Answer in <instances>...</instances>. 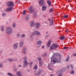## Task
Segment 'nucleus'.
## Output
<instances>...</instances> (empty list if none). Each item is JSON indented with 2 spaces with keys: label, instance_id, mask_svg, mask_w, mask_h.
<instances>
[{
  "label": "nucleus",
  "instance_id": "1",
  "mask_svg": "<svg viewBox=\"0 0 76 76\" xmlns=\"http://www.w3.org/2000/svg\"><path fill=\"white\" fill-rule=\"evenodd\" d=\"M5 32L6 34H8V35H10V34L13 33V31L12 28L10 27H9L6 28Z\"/></svg>",
  "mask_w": 76,
  "mask_h": 76
},
{
  "label": "nucleus",
  "instance_id": "2",
  "mask_svg": "<svg viewBox=\"0 0 76 76\" xmlns=\"http://www.w3.org/2000/svg\"><path fill=\"white\" fill-rule=\"evenodd\" d=\"M58 45L56 43L52 44L50 47V50H53V49H56L58 48Z\"/></svg>",
  "mask_w": 76,
  "mask_h": 76
},
{
  "label": "nucleus",
  "instance_id": "3",
  "mask_svg": "<svg viewBox=\"0 0 76 76\" xmlns=\"http://www.w3.org/2000/svg\"><path fill=\"white\" fill-rule=\"evenodd\" d=\"M6 5L8 7H13L14 6V4L12 1H10L7 2Z\"/></svg>",
  "mask_w": 76,
  "mask_h": 76
},
{
  "label": "nucleus",
  "instance_id": "4",
  "mask_svg": "<svg viewBox=\"0 0 76 76\" xmlns=\"http://www.w3.org/2000/svg\"><path fill=\"white\" fill-rule=\"evenodd\" d=\"M24 60L23 61V66L24 67H26L28 65V63H27V57L26 56L24 57Z\"/></svg>",
  "mask_w": 76,
  "mask_h": 76
},
{
  "label": "nucleus",
  "instance_id": "5",
  "mask_svg": "<svg viewBox=\"0 0 76 76\" xmlns=\"http://www.w3.org/2000/svg\"><path fill=\"white\" fill-rule=\"evenodd\" d=\"M34 75L35 76H39L40 74L42 73V71L41 70H39L37 71H34Z\"/></svg>",
  "mask_w": 76,
  "mask_h": 76
},
{
  "label": "nucleus",
  "instance_id": "6",
  "mask_svg": "<svg viewBox=\"0 0 76 76\" xmlns=\"http://www.w3.org/2000/svg\"><path fill=\"white\" fill-rule=\"evenodd\" d=\"M28 9L29 11V13H32V12L34 11V9H33V7L32 6H31L28 8Z\"/></svg>",
  "mask_w": 76,
  "mask_h": 76
},
{
  "label": "nucleus",
  "instance_id": "7",
  "mask_svg": "<svg viewBox=\"0 0 76 76\" xmlns=\"http://www.w3.org/2000/svg\"><path fill=\"white\" fill-rule=\"evenodd\" d=\"M45 3L44 0H40L39 1V4L40 6H43L45 4Z\"/></svg>",
  "mask_w": 76,
  "mask_h": 76
},
{
  "label": "nucleus",
  "instance_id": "8",
  "mask_svg": "<svg viewBox=\"0 0 76 76\" xmlns=\"http://www.w3.org/2000/svg\"><path fill=\"white\" fill-rule=\"evenodd\" d=\"M62 71L61 70H60L59 71H58L57 72V74L58 75H58V76H61L63 75V74L61 73V72H62Z\"/></svg>",
  "mask_w": 76,
  "mask_h": 76
},
{
  "label": "nucleus",
  "instance_id": "9",
  "mask_svg": "<svg viewBox=\"0 0 76 76\" xmlns=\"http://www.w3.org/2000/svg\"><path fill=\"white\" fill-rule=\"evenodd\" d=\"M40 33L37 31H34V32L33 33V35H40Z\"/></svg>",
  "mask_w": 76,
  "mask_h": 76
},
{
  "label": "nucleus",
  "instance_id": "10",
  "mask_svg": "<svg viewBox=\"0 0 76 76\" xmlns=\"http://www.w3.org/2000/svg\"><path fill=\"white\" fill-rule=\"evenodd\" d=\"M51 64H54V63H55L56 61H55V60H53V57H52V58H51Z\"/></svg>",
  "mask_w": 76,
  "mask_h": 76
},
{
  "label": "nucleus",
  "instance_id": "11",
  "mask_svg": "<svg viewBox=\"0 0 76 76\" xmlns=\"http://www.w3.org/2000/svg\"><path fill=\"white\" fill-rule=\"evenodd\" d=\"M49 20L50 21L49 25L50 26H51L53 25V19H49Z\"/></svg>",
  "mask_w": 76,
  "mask_h": 76
},
{
  "label": "nucleus",
  "instance_id": "12",
  "mask_svg": "<svg viewBox=\"0 0 76 76\" xmlns=\"http://www.w3.org/2000/svg\"><path fill=\"white\" fill-rule=\"evenodd\" d=\"M56 63H59L61 61V57H60V59H54Z\"/></svg>",
  "mask_w": 76,
  "mask_h": 76
},
{
  "label": "nucleus",
  "instance_id": "13",
  "mask_svg": "<svg viewBox=\"0 0 76 76\" xmlns=\"http://www.w3.org/2000/svg\"><path fill=\"white\" fill-rule=\"evenodd\" d=\"M13 7H9L6 10L7 11H10L11 12V11L13 10Z\"/></svg>",
  "mask_w": 76,
  "mask_h": 76
},
{
  "label": "nucleus",
  "instance_id": "14",
  "mask_svg": "<svg viewBox=\"0 0 76 76\" xmlns=\"http://www.w3.org/2000/svg\"><path fill=\"white\" fill-rule=\"evenodd\" d=\"M51 41L50 40H49L48 42V44H47V47H49L50 46V45H51Z\"/></svg>",
  "mask_w": 76,
  "mask_h": 76
},
{
  "label": "nucleus",
  "instance_id": "15",
  "mask_svg": "<svg viewBox=\"0 0 76 76\" xmlns=\"http://www.w3.org/2000/svg\"><path fill=\"white\" fill-rule=\"evenodd\" d=\"M47 9V7L45 6H43L42 7V11H45Z\"/></svg>",
  "mask_w": 76,
  "mask_h": 76
},
{
  "label": "nucleus",
  "instance_id": "16",
  "mask_svg": "<svg viewBox=\"0 0 76 76\" xmlns=\"http://www.w3.org/2000/svg\"><path fill=\"white\" fill-rule=\"evenodd\" d=\"M36 29H37V28H39V25H40V24L39 23H36Z\"/></svg>",
  "mask_w": 76,
  "mask_h": 76
},
{
  "label": "nucleus",
  "instance_id": "17",
  "mask_svg": "<svg viewBox=\"0 0 76 76\" xmlns=\"http://www.w3.org/2000/svg\"><path fill=\"white\" fill-rule=\"evenodd\" d=\"M13 48L14 49L16 50V49H17V48H18V46H17L16 44H14L13 46Z\"/></svg>",
  "mask_w": 76,
  "mask_h": 76
},
{
  "label": "nucleus",
  "instance_id": "18",
  "mask_svg": "<svg viewBox=\"0 0 76 76\" xmlns=\"http://www.w3.org/2000/svg\"><path fill=\"white\" fill-rule=\"evenodd\" d=\"M23 44H24L23 42H20V47H22L23 46Z\"/></svg>",
  "mask_w": 76,
  "mask_h": 76
},
{
  "label": "nucleus",
  "instance_id": "19",
  "mask_svg": "<svg viewBox=\"0 0 76 76\" xmlns=\"http://www.w3.org/2000/svg\"><path fill=\"white\" fill-rule=\"evenodd\" d=\"M41 43L42 42L41 40L38 41L37 42V44H38V45H41Z\"/></svg>",
  "mask_w": 76,
  "mask_h": 76
},
{
  "label": "nucleus",
  "instance_id": "20",
  "mask_svg": "<svg viewBox=\"0 0 76 76\" xmlns=\"http://www.w3.org/2000/svg\"><path fill=\"white\" fill-rule=\"evenodd\" d=\"M8 61H9V62H12L13 61V59L11 58H9L8 59Z\"/></svg>",
  "mask_w": 76,
  "mask_h": 76
},
{
  "label": "nucleus",
  "instance_id": "21",
  "mask_svg": "<svg viewBox=\"0 0 76 76\" xmlns=\"http://www.w3.org/2000/svg\"><path fill=\"white\" fill-rule=\"evenodd\" d=\"M39 64L40 66H42V64H43V62L42 61H39Z\"/></svg>",
  "mask_w": 76,
  "mask_h": 76
},
{
  "label": "nucleus",
  "instance_id": "22",
  "mask_svg": "<svg viewBox=\"0 0 76 76\" xmlns=\"http://www.w3.org/2000/svg\"><path fill=\"white\" fill-rule=\"evenodd\" d=\"M47 2L49 6H51V2L50 1H48Z\"/></svg>",
  "mask_w": 76,
  "mask_h": 76
},
{
  "label": "nucleus",
  "instance_id": "23",
  "mask_svg": "<svg viewBox=\"0 0 76 76\" xmlns=\"http://www.w3.org/2000/svg\"><path fill=\"white\" fill-rule=\"evenodd\" d=\"M1 29L2 31H4V27L3 26H1Z\"/></svg>",
  "mask_w": 76,
  "mask_h": 76
},
{
  "label": "nucleus",
  "instance_id": "24",
  "mask_svg": "<svg viewBox=\"0 0 76 76\" xmlns=\"http://www.w3.org/2000/svg\"><path fill=\"white\" fill-rule=\"evenodd\" d=\"M70 67L72 69H73V67H74V65L72 64H70Z\"/></svg>",
  "mask_w": 76,
  "mask_h": 76
},
{
  "label": "nucleus",
  "instance_id": "25",
  "mask_svg": "<svg viewBox=\"0 0 76 76\" xmlns=\"http://www.w3.org/2000/svg\"><path fill=\"white\" fill-rule=\"evenodd\" d=\"M34 69L35 70H37V69H38V66L37 65H35L34 67Z\"/></svg>",
  "mask_w": 76,
  "mask_h": 76
},
{
  "label": "nucleus",
  "instance_id": "26",
  "mask_svg": "<svg viewBox=\"0 0 76 76\" xmlns=\"http://www.w3.org/2000/svg\"><path fill=\"white\" fill-rule=\"evenodd\" d=\"M34 21H31L30 22L31 26H34Z\"/></svg>",
  "mask_w": 76,
  "mask_h": 76
},
{
  "label": "nucleus",
  "instance_id": "27",
  "mask_svg": "<svg viewBox=\"0 0 76 76\" xmlns=\"http://www.w3.org/2000/svg\"><path fill=\"white\" fill-rule=\"evenodd\" d=\"M26 10H24L23 11L22 15H25V14H26Z\"/></svg>",
  "mask_w": 76,
  "mask_h": 76
},
{
  "label": "nucleus",
  "instance_id": "28",
  "mask_svg": "<svg viewBox=\"0 0 76 76\" xmlns=\"http://www.w3.org/2000/svg\"><path fill=\"white\" fill-rule=\"evenodd\" d=\"M68 17V15H64V16L62 17L63 18H64L65 19V18H67Z\"/></svg>",
  "mask_w": 76,
  "mask_h": 76
},
{
  "label": "nucleus",
  "instance_id": "29",
  "mask_svg": "<svg viewBox=\"0 0 76 76\" xmlns=\"http://www.w3.org/2000/svg\"><path fill=\"white\" fill-rule=\"evenodd\" d=\"M59 38L60 39L63 40L64 39V37L63 36H61Z\"/></svg>",
  "mask_w": 76,
  "mask_h": 76
},
{
  "label": "nucleus",
  "instance_id": "30",
  "mask_svg": "<svg viewBox=\"0 0 76 76\" xmlns=\"http://www.w3.org/2000/svg\"><path fill=\"white\" fill-rule=\"evenodd\" d=\"M25 37V35L24 34H23L21 35V37L22 38H24V37Z\"/></svg>",
  "mask_w": 76,
  "mask_h": 76
},
{
  "label": "nucleus",
  "instance_id": "31",
  "mask_svg": "<svg viewBox=\"0 0 76 76\" xmlns=\"http://www.w3.org/2000/svg\"><path fill=\"white\" fill-rule=\"evenodd\" d=\"M45 56H47V54L45 53L42 55V57H45Z\"/></svg>",
  "mask_w": 76,
  "mask_h": 76
},
{
  "label": "nucleus",
  "instance_id": "32",
  "mask_svg": "<svg viewBox=\"0 0 76 76\" xmlns=\"http://www.w3.org/2000/svg\"><path fill=\"white\" fill-rule=\"evenodd\" d=\"M2 16L4 17V16H6V14L5 13H4L2 14Z\"/></svg>",
  "mask_w": 76,
  "mask_h": 76
},
{
  "label": "nucleus",
  "instance_id": "33",
  "mask_svg": "<svg viewBox=\"0 0 76 76\" xmlns=\"http://www.w3.org/2000/svg\"><path fill=\"white\" fill-rule=\"evenodd\" d=\"M32 64H33V63H32V62H30L29 64V65H30V67H31V66H32Z\"/></svg>",
  "mask_w": 76,
  "mask_h": 76
},
{
  "label": "nucleus",
  "instance_id": "34",
  "mask_svg": "<svg viewBox=\"0 0 76 76\" xmlns=\"http://www.w3.org/2000/svg\"><path fill=\"white\" fill-rule=\"evenodd\" d=\"M16 75L17 76H19V72H18L16 74Z\"/></svg>",
  "mask_w": 76,
  "mask_h": 76
},
{
  "label": "nucleus",
  "instance_id": "35",
  "mask_svg": "<svg viewBox=\"0 0 76 76\" xmlns=\"http://www.w3.org/2000/svg\"><path fill=\"white\" fill-rule=\"evenodd\" d=\"M70 73L71 74H74V73H75V72H74V71H73V70H72L70 72Z\"/></svg>",
  "mask_w": 76,
  "mask_h": 76
},
{
  "label": "nucleus",
  "instance_id": "36",
  "mask_svg": "<svg viewBox=\"0 0 76 76\" xmlns=\"http://www.w3.org/2000/svg\"><path fill=\"white\" fill-rule=\"evenodd\" d=\"M69 58H70V57H68L66 59V61H69Z\"/></svg>",
  "mask_w": 76,
  "mask_h": 76
},
{
  "label": "nucleus",
  "instance_id": "37",
  "mask_svg": "<svg viewBox=\"0 0 76 76\" xmlns=\"http://www.w3.org/2000/svg\"><path fill=\"white\" fill-rule=\"evenodd\" d=\"M15 23H13L12 24V27H13V28H15Z\"/></svg>",
  "mask_w": 76,
  "mask_h": 76
},
{
  "label": "nucleus",
  "instance_id": "38",
  "mask_svg": "<svg viewBox=\"0 0 76 76\" xmlns=\"http://www.w3.org/2000/svg\"><path fill=\"white\" fill-rule=\"evenodd\" d=\"M2 67H3V65L2 64L0 63V68H2Z\"/></svg>",
  "mask_w": 76,
  "mask_h": 76
},
{
  "label": "nucleus",
  "instance_id": "39",
  "mask_svg": "<svg viewBox=\"0 0 76 76\" xmlns=\"http://www.w3.org/2000/svg\"><path fill=\"white\" fill-rule=\"evenodd\" d=\"M53 9H51L49 10L50 12H53Z\"/></svg>",
  "mask_w": 76,
  "mask_h": 76
},
{
  "label": "nucleus",
  "instance_id": "40",
  "mask_svg": "<svg viewBox=\"0 0 76 76\" xmlns=\"http://www.w3.org/2000/svg\"><path fill=\"white\" fill-rule=\"evenodd\" d=\"M38 60H39V61H41V57H39L37 58Z\"/></svg>",
  "mask_w": 76,
  "mask_h": 76
},
{
  "label": "nucleus",
  "instance_id": "41",
  "mask_svg": "<svg viewBox=\"0 0 76 76\" xmlns=\"http://www.w3.org/2000/svg\"><path fill=\"white\" fill-rule=\"evenodd\" d=\"M36 13H35L34 14L33 16V18H35L36 16Z\"/></svg>",
  "mask_w": 76,
  "mask_h": 76
},
{
  "label": "nucleus",
  "instance_id": "42",
  "mask_svg": "<svg viewBox=\"0 0 76 76\" xmlns=\"http://www.w3.org/2000/svg\"><path fill=\"white\" fill-rule=\"evenodd\" d=\"M23 54H26V51H25V50H23Z\"/></svg>",
  "mask_w": 76,
  "mask_h": 76
},
{
  "label": "nucleus",
  "instance_id": "43",
  "mask_svg": "<svg viewBox=\"0 0 76 76\" xmlns=\"http://www.w3.org/2000/svg\"><path fill=\"white\" fill-rule=\"evenodd\" d=\"M29 19V18L28 17H26L25 18V19H26V20H27V19Z\"/></svg>",
  "mask_w": 76,
  "mask_h": 76
},
{
  "label": "nucleus",
  "instance_id": "44",
  "mask_svg": "<svg viewBox=\"0 0 76 76\" xmlns=\"http://www.w3.org/2000/svg\"><path fill=\"white\" fill-rule=\"evenodd\" d=\"M67 48H69V47L66 48V47H64L63 49H65V50H66V49H67Z\"/></svg>",
  "mask_w": 76,
  "mask_h": 76
},
{
  "label": "nucleus",
  "instance_id": "45",
  "mask_svg": "<svg viewBox=\"0 0 76 76\" xmlns=\"http://www.w3.org/2000/svg\"><path fill=\"white\" fill-rule=\"evenodd\" d=\"M26 48H24L23 50H24V51H26Z\"/></svg>",
  "mask_w": 76,
  "mask_h": 76
},
{
  "label": "nucleus",
  "instance_id": "46",
  "mask_svg": "<svg viewBox=\"0 0 76 76\" xmlns=\"http://www.w3.org/2000/svg\"><path fill=\"white\" fill-rule=\"evenodd\" d=\"M19 76H22V75L21 74V73L20 72H19Z\"/></svg>",
  "mask_w": 76,
  "mask_h": 76
},
{
  "label": "nucleus",
  "instance_id": "47",
  "mask_svg": "<svg viewBox=\"0 0 76 76\" xmlns=\"http://www.w3.org/2000/svg\"><path fill=\"white\" fill-rule=\"evenodd\" d=\"M40 46H41V45H39V46H37V48H39V47H40Z\"/></svg>",
  "mask_w": 76,
  "mask_h": 76
},
{
  "label": "nucleus",
  "instance_id": "48",
  "mask_svg": "<svg viewBox=\"0 0 76 76\" xmlns=\"http://www.w3.org/2000/svg\"><path fill=\"white\" fill-rule=\"evenodd\" d=\"M67 69H69V68H70V66L69 65H67Z\"/></svg>",
  "mask_w": 76,
  "mask_h": 76
},
{
  "label": "nucleus",
  "instance_id": "49",
  "mask_svg": "<svg viewBox=\"0 0 76 76\" xmlns=\"http://www.w3.org/2000/svg\"><path fill=\"white\" fill-rule=\"evenodd\" d=\"M34 35L33 34H32L31 36H30V37H31V38H32V37H33V36H34Z\"/></svg>",
  "mask_w": 76,
  "mask_h": 76
},
{
  "label": "nucleus",
  "instance_id": "50",
  "mask_svg": "<svg viewBox=\"0 0 76 76\" xmlns=\"http://www.w3.org/2000/svg\"><path fill=\"white\" fill-rule=\"evenodd\" d=\"M49 70H53V69L51 68H50L49 69Z\"/></svg>",
  "mask_w": 76,
  "mask_h": 76
},
{
  "label": "nucleus",
  "instance_id": "51",
  "mask_svg": "<svg viewBox=\"0 0 76 76\" xmlns=\"http://www.w3.org/2000/svg\"><path fill=\"white\" fill-rule=\"evenodd\" d=\"M17 37H18V38H19V34H18L17 35Z\"/></svg>",
  "mask_w": 76,
  "mask_h": 76
},
{
  "label": "nucleus",
  "instance_id": "52",
  "mask_svg": "<svg viewBox=\"0 0 76 76\" xmlns=\"http://www.w3.org/2000/svg\"><path fill=\"white\" fill-rule=\"evenodd\" d=\"M66 32L67 33V32H69V31H68V30H66Z\"/></svg>",
  "mask_w": 76,
  "mask_h": 76
},
{
  "label": "nucleus",
  "instance_id": "53",
  "mask_svg": "<svg viewBox=\"0 0 76 76\" xmlns=\"http://www.w3.org/2000/svg\"><path fill=\"white\" fill-rule=\"evenodd\" d=\"M14 71H17V69H14Z\"/></svg>",
  "mask_w": 76,
  "mask_h": 76
},
{
  "label": "nucleus",
  "instance_id": "54",
  "mask_svg": "<svg viewBox=\"0 0 76 76\" xmlns=\"http://www.w3.org/2000/svg\"><path fill=\"white\" fill-rule=\"evenodd\" d=\"M74 56H76V54H74Z\"/></svg>",
  "mask_w": 76,
  "mask_h": 76
},
{
  "label": "nucleus",
  "instance_id": "55",
  "mask_svg": "<svg viewBox=\"0 0 76 76\" xmlns=\"http://www.w3.org/2000/svg\"><path fill=\"white\" fill-rule=\"evenodd\" d=\"M48 32L47 31L46 32V34H48Z\"/></svg>",
  "mask_w": 76,
  "mask_h": 76
},
{
  "label": "nucleus",
  "instance_id": "56",
  "mask_svg": "<svg viewBox=\"0 0 76 76\" xmlns=\"http://www.w3.org/2000/svg\"><path fill=\"white\" fill-rule=\"evenodd\" d=\"M48 37V35H47V36H46V38H47V37Z\"/></svg>",
  "mask_w": 76,
  "mask_h": 76
},
{
  "label": "nucleus",
  "instance_id": "57",
  "mask_svg": "<svg viewBox=\"0 0 76 76\" xmlns=\"http://www.w3.org/2000/svg\"><path fill=\"white\" fill-rule=\"evenodd\" d=\"M44 48V46H43L42 47V48Z\"/></svg>",
  "mask_w": 76,
  "mask_h": 76
},
{
  "label": "nucleus",
  "instance_id": "58",
  "mask_svg": "<svg viewBox=\"0 0 76 76\" xmlns=\"http://www.w3.org/2000/svg\"><path fill=\"white\" fill-rule=\"evenodd\" d=\"M53 75L52 74V75H51L50 76H53Z\"/></svg>",
  "mask_w": 76,
  "mask_h": 76
},
{
  "label": "nucleus",
  "instance_id": "59",
  "mask_svg": "<svg viewBox=\"0 0 76 76\" xmlns=\"http://www.w3.org/2000/svg\"><path fill=\"white\" fill-rule=\"evenodd\" d=\"M2 52V50H1V51H0V53H1Z\"/></svg>",
  "mask_w": 76,
  "mask_h": 76
},
{
  "label": "nucleus",
  "instance_id": "60",
  "mask_svg": "<svg viewBox=\"0 0 76 76\" xmlns=\"http://www.w3.org/2000/svg\"><path fill=\"white\" fill-rule=\"evenodd\" d=\"M69 1H70V0H69L68 1V2H69Z\"/></svg>",
  "mask_w": 76,
  "mask_h": 76
},
{
  "label": "nucleus",
  "instance_id": "61",
  "mask_svg": "<svg viewBox=\"0 0 76 76\" xmlns=\"http://www.w3.org/2000/svg\"><path fill=\"white\" fill-rule=\"evenodd\" d=\"M19 67H21V66L19 65Z\"/></svg>",
  "mask_w": 76,
  "mask_h": 76
},
{
  "label": "nucleus",
  "instance_id": "62",
  "mask_svg": "<svg viewBox=\"0 0 76 76\" xmlns=\"http://www.w3.org/2000/svg\"><path fill=\"white\" fill-rule=\"evenodd\" d=\"M25 1H27V0H24Z\"/></svg>",
  "mask_w": 76,
  "mask_h": 76
},
{
  "label": "nucleus",
  "instance_id": "63",
  "mask_svg": "<svg viewBox=\"0 0 76 76\" xmlns=\"http://www.w3.org/2000/svg\"><path fill=\"white\" fill-rule=\"evenodd\" d=\"M57 15H58V14H57Z\"/></svg>",
  "mask_w": 76,
  "mask_h": 76
},
{
  "label": "nucleus",
  "instance_id": "64",
  "mask_svg": "<svg viewBox=\"0 0 76 76\" xmlns=\"http://www.w3.org/2000/svg\"><path fill=\"white\" fill-rule=\"evenodd\" d=\"M75 3H76V1H75Z\"/></svg>",
  "mask_w": 76,
  "mask_h": 76
}]
</instances>
